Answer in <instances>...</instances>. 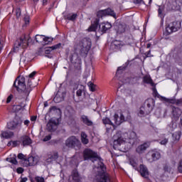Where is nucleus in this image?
<instances>
[{"mask_svg": "<svg viewBox=\"0 0 182 182\" xmlns=\"http://www.w3.org/2000/svg\"><path fill=\"white\" fill-rule=\"evenodd\" d=\"M18 92H23L24 96H29V93L32 91V78L28 79L27 87L25 88V77H18L14 81V85Z\"/></svg>", "mask_w": 182, "mask_h": 182, "instance_id": "obj_1", "label": "nucleus"}, {"mask_svg": "<svg viewBox=\"0 0 182 182\" xmlns=\"http://www.w3.org/2000/svg\"><path fill=\"white\" fill-rule=\"evenodd\" d=\"M92 48V41L90 38H85L75 42L74 49L78 50L82 56L87 55Z\"/></svg>", "mask_w": 182, "mask_h": 182, "instance_id": "obj_2", "label": "nucleus"}, {"mask_svg": "<svg viewBox=\"0 0 182 182\" xmlns=\"http://www.w3.org/2000/svg\"><path fill=\"white\" fill-rule=\"evenodd\" d=\"M124 137L120 136L114 141V144H128L127 149H132L134 143H136V132H129L124 134Z\"/></svg>", "mask_w": 182, "mask_h": 182, "instance_id": "obj_3", "label": "nucleus"}, {"mask_svg": "<svg viewBox=\"0 0 182 182\" xmlns=\"http://www.w3.org/2000/svg\"><path fill=\"white\" fill-rule=\"evenodd\" d=\"M32 39L29 36H21L19 39H18L14 43V50L15 52H18L19 49H26L28 46H29V42H31Z\"/></svg>", "mask_w": 182, "mask_h": 182, "instance_id": "obj_4", "label": "nucleus"}, {"mask_svg": "<svg viewBox=\"0 0 182 182\" xmlns=\"http://www.w3.org/2000/svg\"><path fill=\"white\" fill-rule=\"evenodd\" d=\"M83 156L85 160H89V159H94L95 161H97L98 160L100 166H97V173L99 171H101L100 168L102 167V164H103V162H102V160H100V157H99L96 152L93 151L92 149H86L83 152Z\"/></svg>", "mask_w": 182, "mask_h": 182, "instance_id": "obj_5", "label": "nucleus"}, {"mask_svg": "<svg viewBox=\"0 0 182 182\" xmlns=\"http://www.w3.org/2000/svg\"><path fill=\"white\" fill-rule=\"evenodd\" d=\"M95 178V181L97 182H110V178L109 177V174H107L105 171L106 167H105V164H101V167Z\"/></svg>", "mask_w": 182, "mask_h": 182, "instance_id": "obj_6", "label": "nucleus"}, {"mask_svg": "<svg viewBox=\"0 0 182 182\" xmlns=\"http://www.w3.org/2000/svg\"><path fill=\"white\" fill-rule=\"evenodd\" d=\"M7 126L10 130H14V132L19 133L22 129V119L16 116L12 122L7 124Z\"/></svg>", "mask_w": 182, "mask_h": 182, "instance_id": "obj_7", "label": "nucleus"}, {"mask_svg": "<svg viewBox=\"0 0 182 182\" xmlns=\"http://www.w3.org/2000/svg\"><path fill=\"white\" fill-rule=\"evenodd\" d=\"M181 28L180 21H173L166 25V32L168 35H171L174 32H177Z\"/></svg>", "mask_w": 182, "mask_h": 182, "instance_id": "obj_8", "label": "nucleus"}, {"mask_svg": "<svg viewBox=\"0 0 182 182\" xmlns=\"http://www.w3.org/2000/svg\"><path fill=\"white\" fill-rule=\"evenodd\" d=\"M65 146L68 149H75V147L80 146V141L75 136H70L65 141Z\"/></svg>", "mask_w": 182, "mask_h": 182, "instance_id": "obj_9", "label": "nucleus"}, {"mask_svg": "<svg viewBox=\"0 0 182 182\" xmlns=\"http://www.w3.org/2000/svg\"><path fill=\"white\" fill-rule=\"evenodd\" d=\"M59 125V119L58 118H51L47 124V130L48 132H55L58 129Z\"/></svg>", "mask_w": 182, "mask_h": 182, "instance_id": "obj_10", "label": "nucleus"}, {"mask_svg": "<svg viewBox=\"0 0 182 182\" xmlns=\"http://www.w3.org/2000/svg\"><path fill=\"white\" fill-rule=\"evenodd\" d=\"M155 97H158L161 100L166 102L167 103H172L173 105L176 104L177 106H182V99L177 100L167 99L165 97H162L159 93H157V91L155 92Z\"/></svg>", "mask_w": 182, "mask_h": 182, "instance_id": "obj_11", "label": "nucleus"}, {"mask_svg": "<svg viewBox=\"0 0 182 182\" xmlns=\"http://www.w3.org/2000/svg\"><path fill=\"white\" fill-rule=\"evenodd\" d=\"M112 16L116 19V13H114V11L112 10L111 9L100 10L97 13V18H103V16Z\"/></svg>", "mask_w": 182, "mask_h": 182, "instance_id": "obj_12", "label": "nucleus"}, {"mask_svg": "<svg viewBox=\"0 0 182 182\" xmlns=\"http://www.w3.org/2000/svg\"><path fill=\"white\" fill-rule=\"evenodd\" d=\"M39 163V156H29L28 159H25L26 167L28 166H36Z\"/></svg>", "mask_w": 182, "mask_h": 182, "instance_id": "obj_13", "label": "nucleus"}, {"mask_svg": "<svg viewBox=\"0 0 182 182\" xmlns=\"http://www.w3.org/2000/svg\"><path fill=\"white\" fill-rule=\"evenodd\" d=\"M150 147V142H145L137 146L136 151L139 154H143Z\"/></svg>", "mask_w": 182, "mask_h": 182, "instance_id": "obj_14", "label": "nucleus"}, {"mask_svg": "<svg viewBox=\"0 0 182 182\" xmlns=\"http://www.w3.org/2000/svg\"><path fill=\"white\" fill-rule=\"evenodd\" d=\"M112 28V24L109 22L102 23L99 25V31L102 33H106Z\"/></svg>", "mask_w": 182, "mask_h": 182, "instance_id": "obj_15", "label": "nucleus"}, {"mask_svg": "<svg viewBox=\"0 0 182 182\" xmlns=\"http://www.w3.org/2000/svg\"><path fill=\"white\" fill-rule=\"evenodd\" d=\"M69 182H80V176H79V173L77 170H73L71 176L68 179Z\"/></svg>", "mask_w": 182, "mask_h": 182, "instance_id": "obj_16", "label": "nucleus"}, {"mask_svg": "<svg viewBox=\"0 0 182 182\" xmlns=\"http://www.w3.org/2000/svg\"><path fill=\"white\" fill-rule=\"evenodd\" d=\"M167 6L169 9H177L180 6V1L178 0H168Z\"/></svg>", "mask_w": 182, "mask_h": 182, "instance_id": "obj_17", "label": "nucleus"}, {"mask_svg": "<svg viewBox=\"0 0 182 182\" xmlns=\"http://www.w3.org/2000/svg\"><path fill=\"white\" fill-rule=\"evenodd\" d=\"M114 122L117 126H120V124L124 122V115L121 114L120 117H119L117 114H115L114 115Z\"/></svg>", "mask_w": 182, "mask_h": 182, "instance_id": "obj_18", "label": "nucleus"}, {"mask_svg": "<svg viewBox=\"0 0 182 182\" xmlns=\"http://www.w3.org/2000/svg\"><path fill=\"white\" fill-rule=\"evenodd\" d=\"M139 173L142 177L147 178L149 177V170L147 167L144 165H140L139 166Z\"/></svg>", "mask_w": 182, "mask_h": 182, "instance_id": "obj_19", "label": "nucleus"}, {"mask_svg": "<svg viewBox=\"0 0 182 182\" xmlns=\"http://www.w3.org/2000/svg\"><path fill=\"white\" fill-rule=\"evenodd\" d=\"M36 41L38 43H48L49 41V38L46 37L45 36H43V35H36Z\"/></svg>", "mask_w": 182, "mask_h": 182, "instance_id": "obj_20", "label": "nucleus"}, {"mask_svg": "<svg viewBox=\"0 0 182 182\" xmlns=\"http://www.w3.org/2000/svg\"><path fill=\"white\" fill-rule=\"evenodd\" d=\"M146 107H148V110L146 112V114H149L150 112L153 110V106L154 105V99H148L146 101Z\"/></svg>", "mask_w": 182, "mask_h": 182, "instance_id": "obj_21", "label": "nucleus"}, {"mask_svg": "<svg viewBox=\"0 0 182 182\" xmlns=\"http://www.w3.org/2000/svg\"><path fill=\"white\" fill-rule=\"evenodd\" d=\"M1 137H3V139H12V137L14 136V132L11 131H1Z\"/></svg>", "mask_w": 182, "mask_h": 182, "instance_id": "obj_22", "label": "nucleus"}, {"mask_svg": "<svg viewBox=\"0 0 182 182\" xmlns=\"http://www.w3.org/2000/svg\"><path fill=\"white\" fill-rule=\"evenodd\" d=\"M28 62H31V54L26 53L24 55H23L20 59V63H23L26 65Z\"/></svg>", "mask_w": 182, "mask_h": 182, "instance_id": "obj_23", "label": "nucleus"}, {"mask_svg": "<svg viewBox=\"0 0 182 182\" xmlns=\"http://www.w3.org/2000/svg\"><path fill=\"white\" fill-rule=\"evenodd\" d=\"M81 121L84 124H86V126H92L93 124V122L86 115L81 116Z\"/></svg>", "mask_w": 182, "mask_h": 182, "instance_id": "obj_24", "label": "nucleus"}, {"mask_svg": "<svg viewBox=\"0 0 182 182\" xmlns=\"http://www.w3.org/2000/svg\"><path fill=\"white\" fill-rule=\"evenodd\" d=\"M115 30L117 31V35L124 33V32L126 31V26L123 24H119L115 27Z\"/></svg>", "mask_w": 182, "mask_h": 182, "instance_id": "obj_25", "label": "nucleus"}, {"mask_svg": "<svg viewBox=\"0 0 182 182\" xmlns=\"http://www.w3.org/2000/svg\"><path fill=\"white\" fill-rule=\"evenodd\" d=\"M98 26H99V18H96L94 21V23L88 28L89 32H95V31H96V29H97Z\"/></svg>", "mask_w": 182, "mask_h": 182, "instance_id": "obj_26", "label": "nucleus"}, {"mask_svg": "<svg viewBox=\"0 0 182 182\" xmlns=\"http://www.w3.org/2000/svg\"><path fill=\"white\" fill-rule=\"evenodd\" d=\"M70 62H72V63H80V58H79V56L77 55V53H74L70 57Z\"/></svg>", "mask_w": 182, "mask_h": 182, "instance_id": "obj_27", "label": "nucleus"}, {"mask_svg": "<svg viewBox=\"0 0 182 182\" xmlns=\"http://www.w3.org/2000/svg\"><path fill=\"white\" fill-rule=\"evenodd\" d=\"M60 46H61V44L58 43V44H56L51 47H48V48H46L45 53H46L48 55V54L50 53V52H52V50L59 49V48H60Z\"/></svg>", "mask_w": 182, "mask_h": 182, "instance_id": "obj_28", "label": "nucleus"}, {"mask_svg": "<svg viewBox=\"0 0 182 182\" xmlns=\"http://www.w3.org/2000/svg\"><path fill=\"white\" fill-rule=\"evenodd\" d=\"M22 143L23 146H29V144H32V139L28 136H23L22 137Z\"/></svg>", "mask_w": 182, "mask_h": 182, "instance_id": "obj_29", "label": "nucleus"}, {"mask_svg": "<svg viewBox=\"0 0 182 182\" xmlns=\"http://www.w3.org/2000/svg\"><path fill=\"white\" fill-rule=\"evenodd\" d=\"M58 152H54L53 154L49 155L48 159H47L48 163H52L55 160L58 159Z\"/></svg>", "mask_w": 182, "mask_h": 182, "instance_id": "obj_30", "label": "nucleus"}, {"mask_svg": "<svg viewBox=\"0 0 182 182\" xmlns=\"http://www.w3.org/2000/svg\"><path fill=\"white\" fill-rule=\"evenodd\" d=\"M81 141L82 144H87L89 143V139H87V134L85 132H81Z\"/></svg>", "mask_w": 182, "mask_h": 182, "instance_id": "obj_31", "label": "nucleus"}, {"mask_svg": "<svg viewBox=\"0 0 182 182\" xmlns=\"http://www.w3.org/2000/svg\"><path fill=\"white\" fill-rule=\"evenodd\" d=\"M144 83H147L148 85H151V86H154V82L151 77L149 75H146L144 77Z\"/></svg>", "mask_w": 182, "mask_h": 182, "instance_id": "obj_32", "label": "nucleus"}, {"mask_svg": "<svg viewBox=\"0 0 182 182\" xmlns=\"http://www.w3.org/2000/svg\"><path fill=\"white\" fill-rule=\"evenodd\" d=\"M152 160L156 161L159 160L161 156L159 151H153L151 154Z\"/></svg>", "mask_w": 182, "mask_h": 182, "instance_id": "obj_33", "label": "nucleus"}, {"mask_svg": "<svg viewBox=\"0 0 182 182\" xmlns=\"http://www.w3.org/2000/svg\"><path fill=\"white\" fill-rule=\"evenodd\" d=\"M145 110L146 109L144 108V107H141L138 112V116H139V117H143L144 114H149L146 113L147 111Z\"/></svg>", "mask_w": 182, "mask_h": 182, "instance_id": "obj_34", "label": "nucleus"}, {"mask_svg": "<svg viewBox=\"0 0 182 182\" xmlns=\"http://www.w3.org/2000/svg\"><path fill=\"white\" fill-rule=\"evenodd\" d=\"M173 113L175 117H178L179 116H181V109L179 108H174Z\"/></svg>", "mask_w": 182, "mask_h": 182, "instance_id": "obj_35", "label": "nucleus"}, {"mask_svg": "<svg viewBox=\"0 0 182 182\" xmlns=\"http://www.w3.org/2000/svg\"><path fill=\"white\" fill-rule=\"evenodd\" d=\"M9 163H11V164H18V161L16 160V155H14V157L13 158H7L6 159Z\"/></svg>", "mask_w": 182, "mask_h": 182, "instance_id": "obj_36", "label": "nucleus"}, {"mask_svg": "<svg viewBox=\"0 0 182 182\" xmlns=\"http://www.w3.org/2000/svg\"><path fill=\"white\" fill-rule=\"evenodd\" d=\"M90 92H95L96 90V85L92 82L87 83Z\"/></svg>", "mask_w": 182, "mask_h": 182, "instance_id": "obj_37", "label": "nucleus"}, {"mask_svg": "<svg viewBox=\"0 0 182 182\" xmlns=\"http://www.w3.org/2000/svg\"><path fill=\"white\" fill-rule=\"evenodd\" d=\"M172 137L175 141H178L180 140V133L176 132L172 134Z\"/></svg>", "mask_w": 182, "mask_h": 182, "instance_id": "obj_38", "label": "nucleus"}, {"mask_svg": "<svg viewBox=\"0 0 182 182\" xmlns=\"http://www.w3.org/2000/svg\"><path fill=\"white\" fill-rule=\"evenodd\" d=\"M102 122H103L104 124H109V126H114L113 124V122H112V121L109 118H105V119H102Z\"/></svg>", "mask_w": 182, "mask_h": 182, "instance_id": "obj_39", "label": "nucleus"}, {"mask_svg": "<svg viewBox=\"0 0 182 182\" xmlns=\"http://www.w3.org/2000/svg\"><path fill=\"white\" fill-rule=\"evenodd\" d=\"M113 45H114V46H116V48H122V46H123V42L119 41H114L113 42Z\"/></svg>", "mask_w": 182, "mask_h": 182, "instance_id": "obj_40", "label": "nucleus"}, {"mask_svg": "<svg viewBox=\"0 0 182 182\" xmlns=\"http://www.w3.org/2000/svg\"><path fill=\"white\" fill-rule=\"evenodd\" d=\"M179 159H181L179 160V162L178 164V171H179V173H182V157L179 156Z\"/></svg>", "mask_w": 182, "mask_h": 182, "instance_id": "obj_41", "label": "nucleus"}, {"mask_svg": "<svg viewBox=\"0 0 182 182\" xmlns=\"http://www.w3.org/2000/svg\"><path fill=\"white\" fill-rule=\"evenodd\" d=\"M62 97H59V95H56L55 97L53 99V101L55 102V103H60V102H62Z\"/></svg>", "mask_w": 182, "mask_h": 182, "instance_id": "obj_42", "label": "nucleus"}, {"mask_svg": "<svg viewBox=\"0 0 182 182\" xmlns=\"http://www.w3.org/2000/svg\"><path fill=\"white\" fill-rule=\"evenodd\" d=\"M164 11V6H159V9H158V14L159 16H163V12Z\"/></svg>", "mask_w": 182, "mask_h": 182, "instance_id": "obj_43", "label": "nucleus"}, {"mask_svg": "<svg viewBox=\"0 0 182 182\" xmlns=\"http://www.w3.org/2000/svg\"><path fill=\"white\" fill-rule=\"evenodd\" d=\"M77 17V15L72 14L68 16L67 18L68 19V21H75V19H76Z\"/></svg>", "mask_w": 182, "mask_h": 182, "instance_id": "obj_44", "label": "nucleus"}, {"mask_svg": "<svg viewBox=\"0 0 182 182\" xmlns=\"http://www.w3.org/2000/svg\"><path fill=\"white\" fill-rule=\"evenodd\" d=\"M14 112H19V110H22V106L21 105H14L13 107Z\"/></svg>", "mask_w": 182, "mask_h": 182, "instance_id": "obj_45", "label": "nucleus"}, {"mask_svg": "<svg viewBox=\"0 0 182 182\" xmlns=\"http://www.w3.org/2000/svg\"><path fill=\"white\" fill-rule=\"evenodd\" d=\"M35 180L36 182H45V178H43V177H41V176H36L35 178Z\"/></svg>", "mask_w": 182, "mask_h": 182, "instance_id": "obj_46", "label": "nucleus"}, {"mask_svg": "<svg viewBox=\"0 0 182 182\" xmlns=\"http://www.w3.org/2000/svg\"><path fill=\"white\" fill-rule=\"evenodd\" d=\"M18 159H19L20 160H24V163H25V160H26V157L23 154H18Z\"/></svg>", "mask_w": 182, "mask_h": 182, "instance_id": "obj_47", "label": "nucleus"}, {"mask_svg": "<svg viewBox=\"0 0 182 182\" xmlns=\"http://www.w3.org/2000/svg\"><path fill=\"white\" fill-rule=\"evenodd\" d=\"M134 4H135V5H140L141 4H144V1H143V0H134Z\"/></svg>", "mask_w": 182, "mask_h": 182, "instance_id": "obj_48", "label": "nucleus"}, {"mask_svg": "<svg viewBox=\"0 0 182 182\" xmlns=\"http://www.w3.org/2000/svg\"><path fill=\"white\" fill-rule=\"evenodd\" d=\"M166 143H168V139H162L160 141V144H162L163 146H166Z\"/></svg>", "mask_w": 182, "mask_h": 182, "instance_id": "obj_49", "label": "nucleus"}, {"mask_svg": "<svg viewBox=\"0 0 182 182\" xmlns=\"http://www.w3.org/2000/svg\"><path fill=\"white\" fill-rule=\"evenodd\" d=\"M12 99H14V95H10L6 100V103H11V101L12 100Z\"/></svg>", "mask_w": 182, "mask_h": 182, "instance_id": "obj_50", "label": "nucleus"}, {"mask_svg": "<svg viewBox=\"0 0 182 182\" xmlns=\"http://www.w3.org/2000/svg\"><path fill=\"white\" fill-rule=\"evenodd\" d=\"M35 76H36V71H34L33 73H31L29 75L28 77L30 79H33V77H35Z\"/></svg>", "mask_w": 182, "mask_h": 182, "instance_id": "obj_51", "label": "nucleus"}, {"mask_svg": "<svg viewBox=\"0 0 182 182\" xmlns=\"http://www.w3.org/2000/svg\"><path fill=\"white\" fill-rule=\"evenodd\" d=\"M50 139H52V136H50V135L46 136L43 139V141H49V140H50Z\"/></svg>", "mask_w": 182, "mask_h": 182, "instance_id": "obj_52", "label": "nucleus"}, {"mask_svg": "<svg viewBox=\"0 0 182 182\" xmlns=\"http://www.w3.org/2000/svg\"><path fill=\"white\" fill-rule=\"evenodd\" d=\"M82 90L79 89V90H77V92H76V95H77L78 97H80V96H82Z\"/></svg>", "mask_w": 182, "mask_h": 182, "instance_id": "obj_53", "label": "nucleus"}, {"mask_svg": "<svg viewBox=\"0 0 182 182\" xmlns=\"http://www.w3.org/2000/svg\"><path fill=\"white\" fill-rule=\"evenodd\" d=\"M16 171L18 174H22V173H23V168L19 167L16 169Z\"/></svg>", "mask_w": 182, "mask_h": 182, "instance_id": "obj_54", "label": "nucleus"}, {"mask_svg": "<svg viewBox=\"0 0 182 182\" xmlns=\"http://www.w3.org/2000/svg\"><path fill=\"white\" fill-rule=\"evenodd\" d=\"M24 21L26 22V25H28V23H29V17H28V16H26L24 17Z\"/></svg>", "mask_w": 182, "mask_h": 182, "instance_id": "obj_55", "label": "nucleus"}, {"mask_svg": "<svg viewBox=\"0 0 182 182\" xmlns=\"http://www.w3.org/2000/svg\"><path fill=\"white\" fill-rule=\"evenodd\" d=\"M130 164L132 166V167H137V164L134 162V161H130Z\"/></svg>", "mask_w": 182, "mask_h": 182, "instance_id": "obj_56", "label": "nucleus"}, {"mask_svg": "<svg viewBox=\"0 0 182 182\" xmlns=\"http://www.w3.org/2000/svg\"><path fill=\"white\" fill-rule=\"evenodd\" d=\"M23 123L25 126H29V123H31V122L28 119H26Z\"/></svg>", "mask_w": 182, "mask_h": 182, "instance_id": "obj_57", "label": "nucleus"}, {"mask_svg": "<svg viewBox=\"0 0 182 182\" xmlns=\"http://www.w3.org/2000/svg\"><path fill=\"white\" fill-rule=\"evenodd\" d=\"M28 181V178H22L20 182H27Z\"/></svg>", "mask_w": 182, "mask_h": 182, "instance_id": "obj_58", "label": "nucleus"}, {"mask_svg": "<svg viewBox=\"0 0 182 182\" xmlns=\"http://www.w3.org/2000/svg\"><path fill=\"white\" fill-rule=\"evenodd\" d=\"M36 116H33V117H31V122H35V121H36Z\"/></svg>", "mask_w": 182, "mask_h": 182, "instance_id": "obj_59", "label": "nucleus"}, {"mask_svg": "<svg viewBox=\"0 0 182 182\" xmlns=\"http://www.w3.org/2000/svg\"><path fill=\"white\" fill-rule=\"evenodd\" d=\"M46 2H48V0H43V5H46Z\"/></svg>", "mask_w": 182, "mask_h": 182, "instance_id": "obj_60", "label": "nucleus"}, {"mask_svg": "<svg viewBox=\"0 0 182 182\" xmlns=\"http://www.w3.org/2000/svg\"><path fill=\"white\" fill-rule=\"evenodd\" d=\"M151 52V50H149L147 53H146V55H147V56H150Z\"/></svg>", "mask_w": 182, "mask_h": 182, "instance_id": "obj_61", "label": "nucleus"}, {"mask_svg": "<svg viewBox=\"0 0 182 182\" xmlns=\"http://www.w3.org/2000/svg\"><path fill=\"white\" fill-rule=\"evenodd\" d=\"M151 43H148V44L146 45V47H147L148 48H151Z\"/></svg>", "mask_w": 182, "mask_h": 182, "instance_id": "obj_62", "label": "nucleus"}, {"mask_svg": "<svg viewBox=\"0 0 182 182\" xmlns=\"http://www.w3.org/2000/svg\"><path fill=\"white\" fill-rule=\"evenodd\" d=\"M122 69H123V68H122V67L118 68L117 72H119V70H122Z\"/></svg>", "mask_w": 182, "mask_h": 182, "instance_id": "obj_63", "label": "nucleus"}, {"mask_svg": "<svg viewBox=\"0 0 182 182\" xmlns=\"http://www.w3.org/2000/svg\"><path fill=\"white\" fill-rule=\"evenodd\" d=\"M39 0H33L34 2H38Z\"/></svg>", "mask_w": 182, "mask_h": 182, "instance_id": "obj_64", "label": "nucleus"}]
</instances>
